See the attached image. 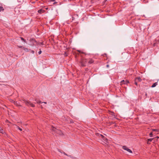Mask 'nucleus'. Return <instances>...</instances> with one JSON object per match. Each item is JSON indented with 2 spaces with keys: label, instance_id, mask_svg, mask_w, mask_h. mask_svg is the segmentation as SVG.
Masks as SVG:
<instances>
[{
  "label": "nucleus",
  "instance_id": "1",
  "mask_svg": "<svg viewBox=\"0 0 159 159\" xmlns=\"http://www.w3.org/2000/svg\"><path fill=\"white\" fill-rule=\"evenodd\" d=\"M87 61H88L87 59H83L81 62V66H85Z\"/></svg>",
  "mask_w": 159,
  "mask_h": 159
},
{
  "label": "nucleus",
  "instance_id": "2",
  "mask_svg": "<svg viewBox=\"0 0 159 159\" xmlns=\"http://www.w3.org/2000/svg\"><path fill=\"white\" fill-rule=\"evenodd\" d=\"M122 147L123 149L128 152H129L131 153L132 152V151L130 149L128 148L126 146H123Z\"/></svg>",
  "mask_w": 159,
  "mask_h": 159
},
{
  "label": "nucleus",
  "instance_id": "3",
  "mask_svg": "<svg viewBox=\"0 0 159 159\" xmlns=\"http://www.w3.org/2000/svg\"><path fill=\"white\" fill-rule=\"evenodd\" d=\"M25 104H26L27 105H30L32 107H34V105L33 104H32V103H31V102H30L29 101H25Z\"/></svg>",
  "mask_w": 159,
  "mask_h": 159
},
{
  "label": "nucleus",
  "instance_id": "4",
  "mask_svg": "<svg viewBox=\"0 0 159 159\" xmlns=\"http://www.w3.org/2000/svg\"><path fill=\"white\" fill-rule=\"evenodd\" d=\"M129 81L128 80L125 81L124 80H122L120 82V84H125L129 83Z\"/></svg>",
  "mask_w": 159,
  "mask_h": 159
},
{
  "label": "nucleus",
  "instance_id": "5",
  "mask_svg": "<svg viewBox=\"0 0 159 159\" xmlns=\"http://www.w3.org/2000/svg\"><path fill=\"white\" fill-rule=\"evenodd\" d=\"M63 153L65 155L67 156H68V157H69L71 158H72V159H77L75 157H72L71 155H68V154H66V153H65V152H63Z\"/></svg>",
  "mask_w": 159,
  "mask_h": 159
},
{
  "label": "nucleus",
  "instance_id": "6",
  "mask_svg": "<svg viewBox=\"0 0 159 159\" xmlns=\"http://www.w3.org/2000/svg\"><path fill=\"white\" fill-rule=\"evenodd\" d=\"M45 11L44 10H43L42 9H41L39 10L38 11V12L40 13V14H42V13H43Z\"/></svg>",
  "mask_w": 159,
  "mask_h": 159
},
{
  "label": "nucleus",
  "instance_id": "7",
  "mask_svg": "<svg viewBox=\"0 0 159 159\" xmlns=\"http://www.w3.org/2000/svg\"><path fill=\"white\" fill-rule=\"evenodd\" d=\"M135 80H136L137 81V82H141L142 81V79L140 77H136L135 79Z\"/></svg>",
  "mask_w": 159,
  "mask_h": 159
},
{
  "label": "nucleus",
  "instance_id": "8",
  "mask_svg": "<svg viewBox=\"0 0 159 159\" xmlns=\"http://www.w3.org/2000/svg\"><path fill=\"white\" fill-rule=\"evenodd\" d=\"M56 133L57 134H59L61 135L62 134L60 130H58V129L56 130Z\"/></svg>",
  "mask_w": 159,
  "mask_h": 159
},
{
  "label": "nucleus",
  "instance_id": "9",
  "mask_svg": "<svg viewBox=\"0 0 159 159\" xmlns=\"http://www.w3.org/2000/svg\"><path fill=\"white\" fill-rule=\"evenodd\" d=\"M157 85V82H156L155 83H154V84H153L152 85V86L151 87L152 88H153V87H155L156 85Z\"/></svg>",
  "mask_w": 159,
  "mask_h": 159
},
{
  "label": "nucleus",
  "instance_id": "10",
  "mask_svg": "<svg viewBox=\"0 0 159 159\" xmlns=\"http://www.w3.org/2000/svg\"><path fill=\"white\" fill-rule=\"evenodd\" d=\"M93 61L92 59H90L89 60V61H88V63H89V64H91V63H92L93 62Z\"/></svg>",
  "mask_w": 159,
  "mask_h": 159
},
{
  "label": "nucleus",
  "instance_id": "11",
  "mask_svg": "<svg viewBox=\"0 0 159 159\" xmlns=\"http://www.w3.org/2000/svg\"><path fill=\"white\" fill-rule=\"evenodd\" d=\"M23 49L25 52H28V49L24 47H23Z\"/></svg>",
  "mask_w": 159,
  "mask_h": 159
},
{
  "label": "nucleus",
  "instance_id": "12",
  "mask_svg": "<svg viewBox=\"0 0 159 159\" xmlns=\"http://www.w3.org/2000/svg\"><path fill=\"white\" fill-rule=\"evenodd\" d=\"M52 129V131H54L55 132H56V130H57V129L56 128H54L53 127Z\"/></svg>",
  "mask_w": 159,
  "mask_h": 159
},
{
  "label": "nucleus",
  "instance_id": "13",
  "mask_svg": "<svg viewBox=\"0 0 159 159\" xmlns=\"http://www.w3.org/2000/svg\"><path fill=\"white\" fill-rule=\"evenodd\" d=\"M4 10V9L2 7H0V12L2 11H3Z\"/></svg>",
  "mask_w": 159,
  "mask_h": 159
},
{
  "label": "nucleus",
  "instance_id": "14",
  "mask_svg": "<svg viewBox=\"0 0 159 159\" xmlns=\"http://www.w3.org/2000/svg\"><path fill=\"white\" fill-rule=\"evenodd\" d=\"M17 128L20 131H22V129L21 128L19 127L18 126H17Z\"/></svg>",
  "mask_w": 159,
  "mask_h": 159
},
{
  "label": "nucleus",
  "instance_id": "15",
  "mask_svg": "<svg viewBox=\"0 0 159 159\" xmlns=\"http://www.w3.org/2000/svg\"><path fill=\"white\" fill-rule=\"evenodd\" d=\"M153 139H148V141L149 142H151Z\"/></svg>",
  "mask_w": 159,
  "mask_h": 159
},
{
  "label": "nucleus",
  "instance_id": "16",
  "mask_svg": "<svg viewBox=\"0 0 159 159\" xmlns=\"http://www.w3.org/2000/svg\"><path fill=\"white\" fill-rule=\"evenodd\" d=\"M138 82H137V81L136 80H135V79H134V84L135 85H138Z\"/></svg>",
  "mask_w": 159,
  "mask_h": 159
},
{
  "label": "nucleus",
  "instance_id": "17",
  "mask_svg": "<svg viewBox=\"0 0 159 159\" xmlns=\"http://www.w3.org/2000/svg\"><path fill=\"white\" fill-rule=\"evenodd\" d=\"M35 101L36 102L38 103H41L42 102H41V101H38L36 99H35Z\"/></svg>",
  "mask_w": 159,
  "mask_h": 159
},
{
  "label": "nucleus",
  "instance_id": "18",
  "mask_svg": "<svg viewBox=\"0 0 159 159\" xmlns=\"http://www.w3.org/2000/svg\"><path fill=\"white\" fill-rule=\"evenodd\" d=\"M104 140H105L107 143L108 142V139L106 138H104V139H103Z\"/></svg>",
  "mask_w": 159,
  "mask_h": 159
},
{
  "label": "nucleus",
  "instance_id": "19",
  "mask_svg": "<svg viewBox=\"0 0 159 159\" xmlns=\"http://www.w3.org/2000/svg\"><path fill=\"white\" fill-rule=\"evenodd\" d=\"M152 130L153 131H157V132H158V131H159V130L157 129H153Z\"/></svg>",
  "mask_w": 159,
  "mask_h": 159
},
{
  "label": "nucleus",
  "instance_id": "20",
  "mask_svg": "<svg viewBox=\"0 0 159 159\" xmlns=\"http://www.w3.org/2000/svg\"><path fill=\"white\" fill-rule=\"evenodd\" d=\"M21 39L23 40L24 42H25L26 41L23 38L21 37Z\"/></svg>",
  "mask_w": 159,
  "mask_h": 159
},
{
  "label": "nucleus",
  "instance_id": "21",
  "mask_svg": "<svg viewBox=\"0 0 159 159\" xmlns=\"http://www.w3.org/2000/svg\"><path fill=\"white\" fill-rule=\"evenodd\" d=\"M0 132L2 133H3V130L2 129H0Z\"/></svg>",
  "mask_w": 159,
  "mask_h": 159
},
{
  "label": "nucleus",
  "instance_id": "22",
  "mask_svg": "<svg viewBox=\"0 0 159 159\" xmlns=\"http://www.w3.org/2000/svg\"><path fill=\"white\" fill-rule=\"evenodd\" d=\"M42 52V51H41V50H40V51L38 52V53L39 54H41Z\"/></svg>",
  "mask_w": 159,
  "mask_h": 159
},
{
  "label": "nucleus",
  "instance_id": "23",
  "mask_svg": "<svg viewBox=\"0 0 159 159\" xmlns=\"http://www.w3.org/2000/svg\"><path fill=\"white\" fill-rule=\"evenodd\" d=\"M110 114L112 115H114V113L113 112H111L110 113Z\"/></svg>",
  "mask_w": 159,
  "mask_h": 159
},
{
  "label": "nucleus",
  "instance_id": "24",
  "mask_svg": "<svg viewBox=\"0 0 159 159\" xmlns=\"http://www.w3.org/2000/svg\"><path fill=\"white\" fill-rule=\"evenodd\" d=\"M150 136L151 137H152V133H151L150 134Z\"/></svg>",
  "mask_w": 159,
  "mask_h": 159
},
{
  "label": "nucleus",
  "instance_id": "25",
  "mask_svg": "<svg viewBox=\"0 0 159 159\" xmlns=\"http://www.w3.org/2000/svg\"><path fill=\"white\" fill-rule=\"evenodd\" d=\"M43 43H39V45H43Z\"/></svg>",
  "mask_w": 159,
  "mask_h": 159
},
{
  "label": "nucleus",
  "instance_id": "26",
  "mask_svg": "<svg viewBox=\"0 0 159 159\" xmlns=\"http://www.w3.org/2000/svg\"><path fill=\"white\" fill-rule=\"evenodd\" d=\"M64 55L65 56H67V54H66V52L65 53Z\"/></svg>",
  "mask_w": 159,
  "mask_h": 159
},
{
  "label": "nucleus",
  "instance_id": "27",
  "mask_svg": "<svg viewBox=\"0 0 159 159\" xmlns=\"http://www.w3.org/2000/svg\"><path fill=\"white\" fill-rule=\"evenodd\" d=\"M100 136H101L102 138H104V137L103 136V135H102V134H101L100 135Z\"/></svg>",
  "mask_w": 159,
  "mask_h": 159
},
{
  "label": "nucleus",
  "instance_id": "28",
  "mask_svg": "<svg viewBox=\"0 0 159 159\" xmlns=\"http://www.w3.org/2000/svg\"><path fill=\"white\" fill-rule=\"evenodd\" d=\"M19 47L20 48H23V47L22 46H19Z\"/></svg>",
  "mask_w": 159,
  "mask_h": 159
},
{
  "label": "nucleus",
  "instance_id": "29",
  "mask_svg": "<svg viewBox=\"0 0 159 159\" xmlns=\"http://www.w3.org/2000/svg\"><path fill=\"white\" fill-rule=\"evenodd\" d=\"M106 66H107V67L108 68V67H109V65H107Z\"/></svg>",
  "mask_w": 159,
  "mask_h": 159
},
{
  "label": "nucleus",
  "instance_id": "30",
  "mask_svg": "<svg viewBox=\"0 0 159 159\" xmlns=\"http://www.w3.org/2000/svg\"><path fill=\"white\" fill-rule=\"evenodd\" d=\"M58 151L59 152H60L61 153H62V152L60 151V150L59 149H58Z\"/></svg>",
  "mask_w": 159,
  "mask_h": 159
},
{
  "label": "nucleus",
  "instance_id": "31",
  "mask_svg": "<svg viewBox=\"0 0 159 159\" xmlns=\"http://www.w3.org/2000/svg\"><path fill=\"white\" fill-rule=\"evenodd\" d=\"M44 103L45 104H46L47 103V102H42L41 103Z\"/></svg>",
  "mask_w": 159,
  "mask_h": 159
},
{
  "label": "nucleus",
  "instance_id": "32",
  "mask_svg": "<svg viewBox=\"0 0 159 159\" xmlns=\"http://www.w3.org/2000/svg\"><path fill=\"white\" fill-rule=\"evenodd\" d=\"M149 142V141H148L147 143H148V144H150V143Z\"/></svg>",
  "mask_w": 159,
  "mask_h": 159
},
{
  "label": "nucleus",
  "instance_id": "33",
  "mask_svg": "<svg viewBox=\"0 0 159 159\" xmlns=\"http://www.w3.org/2000/svg\"><path fill=\"white\" fill-rule=\"evenodd\" d=\"M156 138H157V139H158L159 138V137L157 136Z\"/></svg>",
  "mask_w": 159,
  "mask_h": 159
},
{
  "label": "nucleus",
  "instance_id": "34",
  "mask_svg": "<svg viewBox=\"0 0 159 159\" xmlns=\"http://www.w3.org/2000/svg\"><path fill=\"white\" fill-rule=\"evenodd\" d=\"M34 51H32V52L33 53H34Z\"/></svg>",
  "mask_w": 159,
  "mask_h": 159
},
{
  "label": "nucleus",
  "instance_id": "35",
  "mask_svg": "<svg viewBox=\"0 0 159 159\" xmlns=\"http://www.w3.org/2000/svg\"><path fill=\"white\" fill-rule=\"evenodd\" d=\"M78 51L79 52H81L80 51H79V50H78Z\"/></svg>",
  "mask_w": 159,
  "mask_h": 159
},
{
  "label": "nucleus",
  "instance_id": "36",
  "mask_svg": "<svg viewBox=\"0 0 159 159\" xmlns=\"http://www.w3.org/2000/svg\"><path fill=\"white\" fill-rule=\"evenodd\" d=\"M56 3H57V2H54V3L53 4H54Z\"/></svg>",
  "mask_w": 159,
  "mask_h": 159
}]
</instances>
